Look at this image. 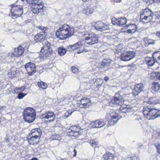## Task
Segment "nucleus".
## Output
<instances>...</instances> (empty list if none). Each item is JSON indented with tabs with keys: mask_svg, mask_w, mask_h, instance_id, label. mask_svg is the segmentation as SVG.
<instances>
[{
	"mask_svg": "<svg viewBox=\"0 0 160 160\" xmlns=\"http://www.w3.org/2000/svg\"><path fill=\"white\" fill-rule=\"evenodd\" d=\"M129 95H123V97L122 96L118 93L116 94L115 95L114 98H113L110 102V104L111 105H120L121 108L120 113H129L133 112L134 109L132 107H130L129 106L126 105L122 104L125 100H128L127 98L128 97Z\"/></svg>",
	"mask_w": 160,
	"mask_h": 160,
	"instance_id": "1",
	"label": "nucleus"
},
{
	"mask_svg": "<svg viewBox=\"0 0 160 160\" xmlns=\"http://www.w3.org/2000/svg\"><path fill=\"white\" fill-rule=\"evenodd\" d=\"M74 29V28L67 24H63L56 32V36L61 40L66 39L73 35Z\"/></svg>",
	"mask_w": 160,
	"mask_h": 160,
	"instance_id": "2",
	"label": "nucleus"
},
{
	"mask_svg": "<svg viewBox=\"0 0 160 160\" xmlns=\"http://www.w3.org/2000/svg\"><path fill=\"white\" fill-rule=\"evenodd\" d=\"M143 113L145 117L148 120L154 119L160 117V110L151 108L149 106L143 108Z\"/></svg>",
	"mask_w": 160,
	"mask_h": 160,
	"instance_id": "3",
	"label": "nucleus"
},
{
	"mask_svg": "<svg viewBox=\"0 0 160 160\" xmlns=\"http://www.w3.org/2000/svg\"><path fill=\"white\" fill-rule=\"evenodd\" d=\"M36 116L35 110L32 108L28 107L25 109L23 112L24 120L27 122L31 123L34 120Z\"/></svg>",
	"mask_w": 160,
	"mask_h": 160,
	"instance_id": "4",
	"label": "nucleus"
},
{
	"mask_svg": "<svg viewBox=\"0 0 160 160\" xmlns=\"http://www.w3.org/2000/svg\"><path fill=\"white\" fill-rule=\"evenodd\" d=\"M153 14L148 8L144 9L141 12L140 20L142 22H149L152 19Z\"/></svg>",
	"mask_w": 160,
	"mask_h": 160,
	"instance_id": "5",
	"label": "nucleus"
},
{
	"mask_svg": "<svg viewBox=\"0 0 160 160\" xmlns=\"http://www.w3.org/2000/svg\"><path fill=\"white\" fill-rule=\"evenodd\" d=\"M52 51V48H51V45L48 41H46L44 44L43 47L42 48L41 52L44 55L40 57L43 58L47 57L48 55L50 54Z\"/></svg>",
	"mask_w": 160,
	"mask_h": 160,
	"instance_id": "6",
	"label": "nucleus"
},
{
	"mask_svg": "<svg viewBox=\"0 0 160 160\" xmlns=\"http://www.w3.org/2000/svg\"><path fill=\"white\" fill-rule=\"evenodd\" d=\"M153 58H148L146 60L149 66H152L155 62L160 64V52H156L153 53Z\"/></svg>",
	"mask_w": 160,
	"mask_h": 160,
	"instance_id": "7",
	"label": "nucleus"
},
{
	"mask_svg": "<svg viewBox=\"0 0 160 160\" xmlns=\"http://www.w3.org/2000/svg\"><path fill=\"white\" fill-rule=\"evenodd\" d=\"M86 36L85 42L88 44L92 45L97 43L98 42V37L92 33H88L87 34H83Z\"/></svg>",
	"mask_w": 160,
	"mask_h": 160,
	"instance_id": "8",
	"label": "nucleus"
},
{
	"mask_svg": "<svg viewBox=\"0 0 160 160\" xmlns=\"http://www.w3.org/2000/svg\"><path fill=\"white\" fill-rule=\"evenodd\" d=\"M23 12L22 7L21 5H14L11 9V15L16 18L20 17Z\"/></svg>",
	"mask_w": 160,
	"mask_h": 160,
	"instance_id": "9",
	"label": "nucleus"
},
{
	"mask_svg": "<svg viewBox=\"0 0 160 160\" xmlns=\"http://www.w3.org/2000/svg\"><path fill=\"white\" fill-rule=\"evenodd\" d=\"M133 51H128L122 53L120 56L121 60L124 61H128L133 58L135 56Z\"/></svg>",
	"mask_w": 160,
	"mask_h": 160,
	"instance_id": "10",
	"label": "nucleus"
},
{
	"mask_svg": "<svg viewBox=\"0 0 160 160\" xmlns=\"http://www.w3.org/2000/svg\"><path fill=\"white\" fill-rule=\"evenodd\" d=\"M42 117L44 119L47 120V122L53 121L56 118L55 113L51 111H47L42 115Z\"/></svg>",
	"mask_w": 160,
	"mask_h": 160,
	"instance_id": "11",
	"label": "nucleus"
},
{
	"mask_svg": "<svg viewBox=\"0 0 160 160\" xmlns=\"http://www.w3.org/2000/svg\"><path fill=\"white\" fill-rule=\"evenodd\" d=\"M25 67L29 75H33L36 72V65L33 63L28 62Z\"/></svg>",
	"mask_w": 160,
	"mask_h": 160,
	"instance_id": "12",
	"label": "nucleus"
},
{
	"mask_svg": "<svg viewBox=\"0 0 160 160\" xmlns=\"http://www.w3.org/2000/svg\"><path fill=\"white\" fill-rule=\"evenodd\" d=\"M79 102V107L81 108H87L91 104L90 99L86 97L82 98Z\"/></svg>",
	"mask_w": 160,
	"mask_h": 160,
	"instance_id": "13",
	"label": "nucleus"
},
{
	"mask_svg": "<svg viewBox=\"0 0 160 160\" xmlns=\"http://www.w3.org/2000/svg\"><path fill=\"white\" fill-rule=\"evenodd\" d=\"M95 28L96 30L101 31H103L109 28L108 25L104 24L101 21L97 22L95 25Z\"/></svg>",
	"mask_w": 160,
	"mask_h": 160,
	"instance_id": "14",
	"label": "nucleus"
},
{
	"mask_svg": "<svg viewBox=\"0 0 160 160\" xmlns=\"http://www.w3.org/2000/svg\"><path fill=\"white\" fill-rule=\"evenodd\" d=\"M127 19L125 18H121L117 19L113 18L112 19V22L113 24L117 25L118 26H122L126 24L127 22Z\"/></svg>",
	"mask_w": 160,
	"mask_h": 160,
	"instance_id": "15",
	"label": "nucleus"
},
{
	"mask_svg": "<svg viewBox=\"0 0 160 160\" xmlns=\"http://www.w3.org/2000/svg\"><path fill=\"white\" fill-rule=\"evenodd\" d=\"M105 124V122L100 120H97L91 122L89 124L90 127L93 128H100L104 126Z\"/></svg>",
	"mask_w": 160,
	"mask_h": 160,
	"instance_id": "16",
	"label": "nucleus"
},
{
	"mask_svg": "<svg viewBox=\"0 0 160 160\" xmlns=\"http://www.w3.org/2000/svg\"><path fill=\"white\" fill-rule=\"evenodd\" d=\"M143 85L140 83L136 84L134 86V88L132 90V94L134 96H136L138 94L143 90Z\"/></svg>",
	"mask_w": 160,
	"mask_h": 160,
	"instance_id": "17",
	"label": "nucleus"
},
{
	"mask_svg": "<svg viewBox=\"0 0 160 160\" xmlns=\"http://www.w3.org/2000/svg\"><path fill=\"white\" fill-rule=\"evenodd\" d=\"M110 115L111 117V119L110 122L112 123L111 125H113L116 123L118 120L117 118L118 116V114L116 113V112L113 111L110 113Z\"/></svg>",
	"mask_w": 160,
	"mask_h": 160,
	"instance_id": "18",
	"label": "nucleus"
},
{
	"mask_svg": "<svg viewBox=\"0 0 160 160\" xmlns=\"http://www.w3.org/2000/svg\"><path fill=\"white\" fill-rule=\"evenodd\" d=\"M46 38L45 32L38 33L34 37V40L36 42H41L42 40H44Z\"/></svg>",
	"mask_w": 160,
	"mask_h": 160,
	"instance_id": "19",
	"label": "nucleus"
},
{
	"mask_svg": "<svg viewBox=\"0 0 160 160\" xmlns=\"http://www.w3.org/2000/svg\"><path fill=\"white\" fill-rule=\"evenodd\" d=\"M15 53L18 58L22 55L24 52V48L21 46H19L17 48L14 49Z\"/></svg>",
	"mask_w": 160,
	"mask_h": 160,
	"instance_id": "20",
	"label": "nucleus"
},
{
	"mask_svg": "<svg viewBox=\"0 0 160 160\" xmlns=\"http://www.w3.org/2000/svg\"><path fill=\"white\" fill-rule=\"evenodd\" d=\"M39 138L40 137H38L37 135L32 136L30 138H28V141L30 144H37Z\"/></svg>",
	"mask_w": 160,
	"mask_h": 160,
	"instance_id": "21",
	"label": "nucleus"
},
{
	"mask_svg": "<svg viewBox=\"0 0 160 160\" xmlns=\"http://www.w3.org/2000/svg\"><path fill=\"white\" fill-rule=\"evenodd\" d=\"M43 8V7H40L39 6H37L36 5H32L31 8L33 13L38 14L42 11Z\"/></svg>",
	"mask_w": 160,
	"mask_h": 160,
	"instance_id": "22",
	"label": "nucleus"
},
{
	"mask_svg": "<svg viewBox=\"0 0 160 160\" xmlns=\"http://www.w3.org/2000/svg\"><path fill=\"white\" fill-rule=\"evenodd\" d=\"M111 60L110 59H104L101 62L99 66V68H102L105 66H108L111 63Z\"/></svg>",
	"mask_w": 160,
	"mask_h": 160,
	"instance_id": "23",
	"label": "nucleus"
},
{
	"mask_svg": "<svg viewBox=\"0 0 160 160\" xmlns=\"http://www.w3.org/2000/svg\"><path fill=\"white\" fill-rule=\"evenodd\" d=\"M127 27H129L128 32L129 33H134L137 31V28L136 25L133 24L128 25Z\"/></svg>",
	"mask_w": 160,
	"mask_h": 160,
	"instance_id": "24",
	"label": "nucleus"
},
{
	"mask_svg": "<svg viewBox=\"0 0 160 160\" xmlns=\"http://www.w3.org/2000/svg\"><path fill=\"white\" fill-rule=\"evenodd\" d=\"M41 134L42 131L40 128H35L31 130V134L32 136L37 135L38 137L40 138Z\"/></svg>",
	"mask_w": 160,
	"mask_h": 160,
	"instance_id": "25",
	"label": "nucleus"
},
{
	"mask_svg": "<svg viewBox=\"0 0 160 160\" xmlns=\"http://www.w3.org/2000/svg\"><path fill=\"white\" fill-rule=\"evenodd\" d=\"M93 9L91 7L89 6L84 8L82 11V12L86 15H89L92 14L93 12Z\"/></svg>",
	"mask_w": 160,
	"mask_h": 160,
	"instance_id": "26",
	"label": "nucleus"
},
{
	"mask_svg": "<svg viewBox=\"0 0 160 160\" xmlns=\"http://www.w3.org/2000/svg\"><path fill=\"white\" fill-rule=\"evenodd\" d=\"M114 156L113 154L107 152L105 153L103 156V158L106 160L111 159L113 158Z\"/></svg>",
	"mask_w": 160,
	"mask_h": 160,
	"instance_id": "27",
	"label": "nucleus"
},
{
	"mask_svg": "<svg viewBox=\"0 0 160 160\" xmlns=\"http://www.w3.org/2000/svg\"><path fill=\"white\" fill-rule=\"evenodd\" d=\"M152 89L155 91H157L159 90L160 88V85L157 82H153L152 83Z\"/></svg>",
	"mask_w": 160,
	"mask_h": 160,
	"instance_id": "28",
	"label": "nucleus"
},
{
	"mask_svg": "<svg viewBox=\"0 0 160 160\" xmlns=\"http://www.w3.org/2000/svg\"><path fill=\"white\" fill-rule=\"evenodd\" d=\"M80 128H78L77 126H73L71 127V128L68 130V132L70 133L72 132H79Z\"/></svg>",
	"mask_w": 160,
	"mask_h": 160,
	"instance_id": "29",
	"label": "nucleus"
},
{
	"mask_svg": "<svg viewBox=\"0 0 160 160\" xmlns=\"http://www.w3.org/2000/svg\"><path fill=\"white\" fill-rule=\"evenodd\" d=\"M58 52L60 56H63L66 53V50L63 47H61L58 48Z\"/></svg>",
	"mask_w": 160,
	"mask_h": 160,
	"instance_id": "30",
	"label": "nucleus"
},
{
	"mask_svg": "<svg viewBox=\"0 0 160 160\" xmlns=\"http://www.w3.org/2000/svg\"><path fill=\"white\" fill-rule=\"evenodd\" d=\"M33 3H32L33 5H36L39 6L40 7H43L42 2L39 0H33Z\"/></svg>",
	"mask_w": 160,
	"mask_h": 160,
	"instance_id": "31",
	"label": "nucleus"
},
{
	"mask_svg": "<svg viewBox=\"0 0 160 160\" xmlns=\"http://www.w3.org/2000/svg\"><path fill=\"white\" fill-rule=\"evenodd\" d=\"M38 85L39 88L43 89H46L48 87L47 84L45 82L42 81L40 82H38Z\"/></svg>",
	"mask_w": 160,
	"mask_h": 160,
	"instance_id": "32",
	"label": "nucleus"
},
{
	"mask_svg": "<svg viewBox=\"0 0 160 160\" xmlns=\"http://www.w3.org/2000/svg\"><path fill=\"white\" fill-rule=\"evenodd\" d=\"M52 138L53 140H55L58 141L62 139V137L61 135L55 134H54L52 135Z\"/></svg>",
	"mask_w": 160,
	"mask_h": 160,
	"instance_id": "33",
	"label": "nucleus"
},
{
	"mask_svg": "<svg viewBox=\"0 0 160 160\" xmlns=\"http://www.w3.org/2000/svg\"><path fill=\"white\" fill-rule=\"evenodd\" d=\"M75 44L68 46L67 47L68 50L70 51H72L74 50H76L77 49L76 48L75 46Z\"/></svg>",
	"mask_w": 160,
	"mask_h": 160,
	"instance_id": "34",
	"label": "nucleus"
},
{
	"mask_svg": "<svg viewBox=\"0 0 160 160\" xmlns=\"http://www.w3.org/2000/svg\"><path fill=\"white\" fill-rule=\"evenodd\" d=\"M8 57L11 58H18V56H17L16 53L15 54L13 52H9L8 53Z\"/></svg>",
	"mask_w": 160,
	"mask_h": 160,
	"instance_id": "35",
	"label": "nucleus"
},
{
	"mask_svg": "<svg viewBox=\"0 0 160 160\" xmlns=\"http://www.w3.org/2000/svg\"><path fill=\"white\" fill-rule=\"evenodd\" d=\"M157 72H152L150 75V78L151 79H154L156 77H157Z\"/></svg>",
	"mask_w": 160,
	"mask_h": 160,
	"instance_id": "36",
	"label": "nucleus"
},
{
	"mask_svg": "<svg viewBox=\"0 0 160 160\" xmlns=\"http://www.w3.org/2000/svg\"><path fill=\"white\" fill-rule=\"evenodd\" d=\"M74 111L73 110H69L67 111L65 113V116L67 118L70 116L72 113Z\"/></svg>",
	"mask_w": 160,
	"mask_h": 160,
	"instance_id": "37",
	"label": "nucleus"
},
{
	"mask_svg": "<svg viewBox=\"0 0 160 160\" xmlns=\"http://www.w3.org/2000/svg\"><path fill=\"white\" fill-rule=\"evenodd\" d=\"M90 143L91 146L93 147H95L97 145V143L93 140H91L90 141Z\"/></svg>",
	"mask_w": 160,
	"mask_h": 160,
	"instance_id": "38",
	"label": "nucleus"
},
{
	"mask_svg": "<svg viewBox=\"0 0 160 160\" xmlns=\"http://www.w3.org/2000/svg\"><path fill=\"white\" fill-rule=\"evenodd\" d=\"M103 82V80L102 79H98L95 82L96 83H97V84L98 85H101Z\"/></svg>",
	"mask_w": 160,
	"mask_h": 160,
	"instance_id": "39",
	"label": "nucleus"
},
{
	"mask_svg": "<svg viewBox=\"0 0 160 160\" xmlns=\"http://www.w3.org/2000/svg\"><path fill=\"white\" fill-rule=\"evenodd\" d=\"M26 94H25V93H19L18 94V98L19 99H22Z\"/></svg>",
	"mask_w": 160,
	"mask_h": 160,
	"instance_id": "40",
	"label": "nucleus"
},
{
	"mask_svg": "<svg viewBox=\"0 0 160 160\" xmlns=\"http://www.w3.org/2000/svg\"><path fill=\"white\" fill-rule=\"evenodd\" d=\"M79 134V132H76L69 133V135L71 136H77Z\"/></svg>",
	"mask_w": 160,
	"mask_h": 160,
	"instance_id": "41",
	"label": "nucleus"
},
{
	"mask_svg": "<svg viewBox=\"0 0 160 160\" xmlns=\"http://www.w3.org/2000/svg\"><path fill=\"white\" fill-rule=\"evenodd\" d=\"M123 45L122 44H119L117 46V50L118 52H120L122 50Z\"/></svg>",
	"mask_w": 160,
	"mask_h": 160,
	"instance_id": "42",
	"label": "nucleus"
},
{
	"mask_svg": "<svg viewBox=\"0 0 160 160\" xmlns=\"http://www.w3.org/2000/svg\"><path fill=\"white\" fill-rule=\"evenodd\" d=\"M71 70L72 72L74 73L78 72V69L75 67H72Z\"/></svg>",
	"mask_w": 160,
	"mask_h": 160,
	"instance_id": "43",
	"label": "nucleus"
},
{
	"mask_svg": "<svg viewBox=\"0 0 160 160\" xmlns=\"http://www.w3.org/2000/svg\"><path fill=\"white\" fill-rule=\"evenodd\" d=\"M75 46L76 48L77 49L81 48L82 46V44L81 43V42H78L77 43L75 44Z\"/></svg>",
	"mask_w": 160,
	"mask_h": 160,
	"instance_id": "44",
	"label": "nucleus"
},
{
	"mask_svg": "<svg viewBox=\"0 0 160 160\" xmlns=\"http://www.w3.org/2000/svg\"><path fill=\"white\" fill-rule=\"evenodd\" d=\"M38 27L39 29L42 30L43 32H44L47 29V28L43 26H39Z\"/></svg>",
	"mask_w": 160,
	"mask_h": 160,
	"instance_id": "45",
	"label": "nucleus"
},
{
	"mask_svg": "<svg viewBox=\"0 0 160 160\" xmlns=\"http://www.w3.org/2000/svg\"><path fill=\"white\" fill-rule=\"evenodd\" d=\"M149 40V39L147 38H145L144 39V41L145 42V45L147 46L148 45Z\"/></svg>",
	"mask_w": 160,
	"mask_h": 160,
	"instance_id": "46",
	"label": "nucleus"
},
{
	"mask_svg": "<svg viewBox=\"0 0 160 160\" xmlns=\"http://www.w3.org/2000/svg\"><path fill=\"white\" fill-rule=\"evenodd\" d=\"M158 152L160 154V144L155 145Z\"/></svg>",
	"mask_w": 160,
	"mask_h": 160,
	"instance_id": "47",
	"label": "nucleus"
},
{
	"mask_svg": "<svg viewBox=\"0 0 160 160\" xmlns=\"http://www.w3.org/2000/svg\"><path fill=\"white\" fill-rule=\"evenodd\" d=\"M155 43V42L153 40H151L149 39V44H149H152L154 45Z\"/></svg>",
	"mask_w": 160,
	"mask_h": 160,
	"instance_id": "48",
	"label": "nucleus"
},
{
	"mask_svg": "<svg viewBox=\"0 0 160 160\" xmlns=\"http://www.w3.org/2000/svg\"><path fill=\"white\" fill-rule=\"evenodd\" d=\"M14 92L15 93H18L20 92V89L19 88H17L14 90Z\"/></svg>",
	"mask_w": 160,
	"mask_h": 160,
	"instance_id": "49",
	"label": "nucleus"
},
{
	"mask_svg": "<svg viewBox=\"0 0 160 160\" xmlns=\"http://www.w3.org/2000/svg\"><path fill=\"white\" fill-rule=\"evenodd\" d=\"M133 118L136 120H137L138 121H139V120L140 119V118L138 116L136 115H134Z\"/></svg>",
	"mask_w": 160,
	"mask_h": 160,
	"instance_id": "50",
	"label": "nucleus"
},
{
	"mask_svg": "<svg viewBox=\"0 0 160 160\" xmlns=\"http://www.w3.org/2000/svg\"><path fill=\"white\" fill-rule=\"evenodd\" d=\"M132 160H139V158L138 156H134L132 158Z\"/></svg>",
	"mask_w": 160,
	"mask_h": 160,
	"instance_id": "51",
	"label": "nucleus"
},
{
	"mask_svg": "<svg viewBox=\"0 0 160 160\" xmlns=\"http://www.w3.org/2000/svg\"><path fill=\"white\" fill-rule=\"evenodd\" d=\"M27 3L30 4V3H32L33 0H25Z\"/></svg>",
	"mask_w": 160,
	"mask_h": 160,
	"instance_id": "52",
	"label": "nucleus"
},
{
	"mask_svg": "<svg viewBox=\"0 0 160 160\" xmlns=\"http://www.w3.org/2000/svg\"><path fill=\"white\" fill-rule=\"evenodd\" d=\"M157 78L159 79L160 80V72H158L157 73Z\"/></svg>",
	"mask_w": 160,
	"mask_h": 160,
	"instance_id": "53",
	"label": "nucleus"
},
{
	"mask_svg": "<svg viewBox=\"0 0 160 160\" xmlns=\"http://www.w3.org/2000/svg\"><path fill=\"white\" fill-rule=\"evenodd\" d=\"M156 35L158 37H160V31H158L156 32Z\"/></svg>",
	"mask_w": 160,
	"mask_h": 160,
	"instance_id": "54",
	"label": "nucleus"
},
{
	"mask_svg": "<svg viewBox=\"0 0 160 160\" xmlns=\"http://www.w3.org/2000/svg\"><path fill=\"white\" fill-rule=\"evenodd\" d=\"M19 89H20V92L21 91H24L25 89V88L24 87H22L20 88H19Z\"/></svg>",
	"mask_w": 160,
	"mask_h": 160,
	"instance_id": "55",
	"label": "nucleus"
},
{
	"mask_svg": "<svg viewBox=\"0 0 160 160\" xmlns=\"http://www.w3.org/2000/svg\"><path fill=\"white\" fill-rule=\"evenodd\" d=\"M109 78L108 77H105L104 78V80L105 81H107L109 80Z\"/></svg>",
	"mask_w": 160,
	"mask_h": 160,
	"instance_id": "56",
	"label": "nucleus"
},
{
	"mask_svg": "<svg viewBox=\"0 0 160 160\" xmlns=\"http://www.w3.org/2000/svg\"><path fill=\"white\" fill-rule=\"evenodd\" d=\"M16 73V72L15 71H12V72H11V74H12L13 76L15 75Z\"/></svg>",
	"mask_w": 160,
	"mask_h": 160,
	"instance_id": "57",
	"label": "nucleus"
},
{
	"mask_svg": "<svg viewBox=\"0 0 160 160\" xmlns=\"http://www.w3.org/2000/svg\"><path fill=\"white\" fill-rule=\"evenodd\" d=\"M83 50L82 49H81V50H79V51H78L77 52L78 53H81L82 52H83Z\"/></svg>",
	"mask_w": 160,
	"mask_h": 160,
	"instance_id": "58",
	"label": "nucleus"
},
{
	"mask_svg": "<svg viewBox=\"0 0 160 160\" xmlns=\"http://www.w3.org/2000/svg\"><path fill=\"white\" fill-rule=\"evenodd\" d=\"M73 151L74 152V154H73V156L75 157L76 155V153L77 152H76V150H75V149H74Z\"/></svg>",
	"mask_w": 160,
	"mask_h": 160,
	"instance_id": "59",
	"label": "nucleus"
},
{
	"mask_svg": "<svg viewBox=\"0 0 160 160\" xmlns=\"http://www.w3.org/2000/svg\"><path fill=\"white\" fill-rule=\"evenodd\" d=\"M142 143H139L138 144V147H142Z\"/></svg>",
	"mask_w": 160,
	"mask_h": 160,
	"instance_id": "60",
	"label": "nucleus"
},
{
	"mask_svg": "<svg viewBox=\"0 0 160 160\" xmlns=\"http://www.w3.org/2000/svg\"><path fill=\"white\" fill-rule=\"evenodd\" d=\"M121 1V0H114V2H120Z\"/></svg>",
	"mask_w": 160,
	"mask_h": 160,
	"instance_id": "61",
	"label": "nucleus"
},
{
	"mask_svg": "<svg viewBox=\"0 0 160 160\" xmlns=\"http://www.w3.org/2000/svg\"><path fill=\"white\" fill-rule=\"evenodd\" d=\"M157 17L158 18H160V14H158L157 15Z\"/></svg>",
	"mask_w": 160,
	"mask_h": 160,
	"instance_id": "62",
	"label": "nucleus"
},
{
	"mask_svg": "<svg viewBox=\"0 0 160 160\" xmlns=\"http://www.w3.org/2000/svg\"><path fill=\"white\" fill-rule=\"evenodd\" d=\"M32 160H38L36 158H33L32 159Z\"/></svg>",
	"mask_w": 160,
	"mask_h": 160,
	"instance_id": "63",
	"label": "nucleus"
},
{
	"mask_svg": "<svg viewBox=\"0 0 160 160\" xmlns=\"http://www.w3.org/2000/svg\"><path fill=\"white\" fill-rule=\"evenodd\" d=\"M83 2H86L88 0H82Z\"/></svg>",
	"mask_w": 160,
	"mask_h": 160,
	"instance_id": "64",
	"label": "nucleus"
}]
</instances>
